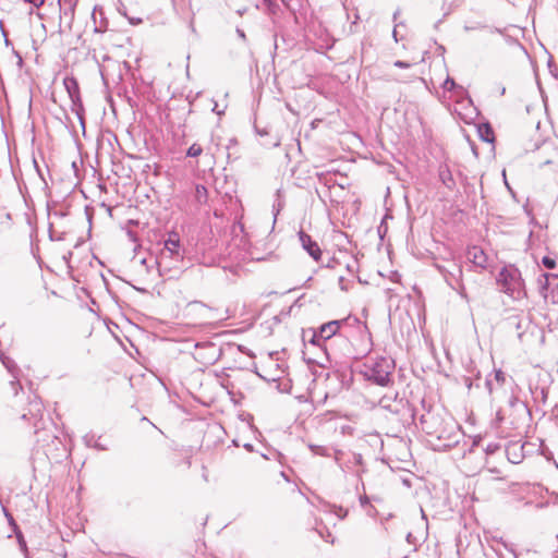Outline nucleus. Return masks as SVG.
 Listing matches in <instances>:
<instances>
[{
    "label": "nucleus",
    "mask_w": 558,
    "mask_h": 558,
    "mask_svg": "<svg viewBox=\"0 0 558 558\" xmlns=\"http://www.w3.org/2000/svg\"><path fill=\"white\" fill-rule=\"evenodd\" d=\"M361 374L364 378L380 387H388L393 383L392 374L396 362L391 357L378 356L372 363H364Z\"/></svg>",
    "instance_id": "obj_1"
},
{
    "label": "nucleus",
    "mask_w": 558,
    "mask_h": 558,
    "mask_svg": "<svg viewBox=\"0 0 558 558\" xmlns=\"http://www.w3.org/2000/svg\"><path fill=\"white\" fill-rule=\"evenodd\" d=\"M63 85H64L65 90L68 92L69 97L72 101V111L76 114L77 119L80 120V123H81L83 130H85V119H84L85 110H84L83 101H82L81 94H80L78 82L73 76H71V77L66 76L63 80Z\"/></svg>",
    "instance_id": "obj_2"
},
{
    "label": "nucleus",
    "mask_w": 558,
    "mask_h": 558,
    "mask_svg": "<svg viewBox=\"0 0 558 558\" xmlns=\"http://www.w3.org/2000/svg\"><path fill=\"white\" fill-rule=\"evenodd\" d=\"M437 269L442 275L445 281L451 289L458 291L461 296H465V288L462 282L463 272L461 265L456 263H451L450 267L445 265H437Z\"/></svg>",
    "instance_id": "obj_3"
},
{
    "label": "nucleus",
    "mask_w": 558,
    "mask_h": 558,
    "mask_svg": "<svg viewBox=\"0 0 558 558\" xmlns=\"http://www.w3.org/2000/svg\"><path fill=\"white\" fill-rule=\"evenodd\" d=\"M539 293L558 304V272H543L537 278Z\"/></svg>",
    "instance_id": "obj_4"
},
{
    "label": "nucleus",
    "mask_w": 558,
    "mask_h": 558,
    "mask_svg": "<svg viewBox=\"0 0 558 558\" xmlns=\"http://www.w3.org/2000/svg\"><path fill=\"white\" fill-rule=\"evenodd\" d=\"M444 423L445 420L439 414H434L430 412L422 414L420 417L422 430L429 436H435L439 440H441Z\"/></svg>",
    "instance_id": "obj_5"
},
{
    "label": "nucleus",
    "mask_w": 558,
    "mask_h": 558,
    "mask_svg": "<svg viewBox=\"0 0 558 558\" xmlns=\"http://www.w3.org/2000/svg\"><path fill=\"white\" fill-rule=\"evenodd\" d=\"M2 366L7 369L10 379H9V387L14 397L17 396L19 389H22L20 377H21V369L17 366V364L10 359L9 356L4 355L2 352V360H1Z\"/></svg>",
    "instance_id": "obj_6"
},
{
    "label": "nucleus",
    "mask_w": 558,
    "mask_h": 558,
    "mask_svg": "<svg viewBox=\"0 0 558 558\" xmlns=\"http://www.w3.org/2000/svg\"><path fill=\"white\" fill-rule=\"evenodd\" d=\"M2 513L5 517V519L8 521V525H9V533H8L7 537L11 538L14 535L21 551L24 554L25 558H28L27 543L25 541L24 534L22 533L20 526L15 522L13 515L3 506H2Z\"/></svg>",
    "instance_id": "obj_7"
},
{
    "label": "nucleus",
    "mask_w": 558,
    "mask_h": 558,
    "mask_svg": "<svg viewBox=\"0 0 558 558\" xmlns=\"http://www.w3.org/2000/svg\"><path fill=\"white\" fill-rule=\"evenodd\" d=\"M43 414H44V405L41 400L38 397H34V399L29 400L27 412H24L21 416L23 420H33V425L35 427V432H38L43 428Z\"/></svg>",
    "instance_id": "obj_8"
},
{
    "label": "nucleus",
    "mask_w": 558,
    "mask_h": 558,
    "mask_svg": "<svg viewBox=\"0 0 558 558\" xmlns=\"http://www.w3.org/2000/svg\"><path fill=\"white\" fill-rule=\"evenodd\" d=\"M298 236L303 250L315 260L319 262L322 257V250L318 243L312 239L304 230L298 232Z\"/></svg>",
    "instance_id": "obj_9"
},
{
    "label": "nucleus",
    "mask_w": 558,
    "mask_h": 558,
    "mask_svg": "<svg viewBox=\"0 0 558 558\" xmlns=\"http://www.w3.org/2000/svg\"><path fill=\"white\" fill-rule=\"evenodd\" d=\"M163 250L169 253V257L177 260L183 257L181 253V239L178 232L172 231L163 240Z\"/></svg>",
    "instance_id": "obj_10"
},
{
    "label": "nucleus",
    "mask_w": 558,
    "mask_h": 558,
    "mask_svg": "<svg viewBox=\"0 0 558 558\" xmlns=\"http://www.w3.org/2000/svg\"><path fill=\"white\" fill-rule=\"evenodd\" d=\"M526 444L521 441H511L506 447V456L509 462L519 464L525 457L524 448Z\"/></svg>",
    "instance_id": "obj_11"
},
{
    "label": "nucleus",
    "mask_w": 558,
    "mask_h": 558,
    "mask_svg": "<svg viewBox=\"0 0 558 558\" xmlns=\"http://www.w3.org/2000/svg\"><path fill=\"white\" fill-rule=\"evenodd\" d=\"M343 323L344 320H330L320 325L319 328L315 330L318 332L319 337L326 341L337 333Z\"/></svg>",
    "instance_id": "obj_12"
},
{
    "label": "nucleus",
    "mask_w": 558,
    "mask_h": 558,
    "mask_svg": "<svg viewBox=\"0 0 558 558\" xmlns=\"http://www.w3.org/2000/svg\"><path fill=\"white\" fill-rule=\"evenodd\" d=\"M468 259L477 267L486 268L487 256L483 248L478 246H472L466 253Z\"/></svg>",
    "instance_id": "obj_13"
},
{
    "label": "nucleus",
    "mask_w": 558,
    "mask_h": 558,
    "mask_svg": "<svg viewBox=\"0 0 558 558\" xmlns=\"http://www.w3.org/2000/svg\"><path fill=\"white\" fill-rule=\"evenodd\" d=\"M458 426L453 422H445L442 425V433H441V439L448 440V442L445 445L447 447H450L451 445H454L458 442Z\"/></svg>",
    "instance_id": "obj_14"
},
{
    "label": "nucleus",
    "mask_w": 558,
    "mask_h": 558,
    "mask_svg": "<svg viewBox=\"0 0 558 558\" xmlns=\"http://www.w3.org/2000/svg\"><path fill=\"white\" fill-rule=\"evenodd\" d=\"M439 180L450 191H453L457 186L452 171L447 163L440 165L438 171Z\"/></svg>",
    "instance_id": "obj_15"
},
{
    "label": "nucleus",
    "mask_w": 558,
    "mask_h": 558,
    "mask_svg": "<svg viewBox=\"0 0 558 558\" xmlns=\"http://www.w3.org/2000/svg\"><path fill=\"white\" fill-rule=\"evenodd\" d=\"M307 447L313 452V454L320 456V457H331V451H333L335 460L337 462L339 461V454H342L341 450L331 449V448H328V447H325V446L314 445V444H311V442L307 445Z\"/></svg>",
    "instance_id": "obj_16"
},
{
    "label": "nucleus",
    "mask_w": 558,
    "mask_h": 558,
    "mask_svg": "<svg viewBox=\"0 0 558 558\" xmlns=\"http://www.w3.org/2000/svg\"><path fill=\"white\" fill-rule=\"evenodd\" d=\"M477 133L480 138L485 143H494L495 134L489 123H482L477 126Z\"/></svg>",
    "instance_id": "obj_17"
},
{
    "label": "nucleus",
    "mask_w": 558,
    "mask_h": 558,
    "mask_svg": "<svg viewBox=\"0 0 558 558\" xmlns=\"http://www.w3.org/2000/svg\"><path fill=\"white\" fill-rule=\"evenodd\" d=\"M442 87L444 89L456 93L457 95H465L469 101H472L471 97L468 95V92L461 85L457 84L456 81L450 76L446 78Z\"/></svg>",
    "instance_id": "obj_18"
},
{
    "label": "nucleus",
    "mask_w": 558,
    "mask_h": 558,
    "mask_svg": "<svg viewBox=\"0 0 558 558\" xmlns=\"http://www.w3.org/2000/svg\"><path fill=\"white\" fill-rule=\"evenodd\" d=\"M83 440H84V444L89 447V448H94V449H97L99 451H105V450H108V447L104 444L100 442V437H97L95 434L93 433H89V434H86L84 437H83Z\"/></svg>",
    "instance_id": "obj_19"
},
{
    "label": "nucleus",
    "mask_w": 558,
    "mask_h": 558,
    "mask_svg": "<svg viewBox=\"0 0 558 558\" xmlns=\"http://www.w3.org/2000/svg\"><path fill=\"white\" fill-rule=\"evenodd\" d=\"M78 0H59L60 11L64 16L73 19Z\"/></svg>",
    "instance_id": "obj_20"
},
{
    "label": "nucleus",
    "mask_w": 558,
    "mask_h": 558,
    "mask_svg": "<svg viewBox=\"0 0 558 558\" xmlns=\"http://www.w3.org/2000/svg\"><path fill=\"white\" fill-rule=\"evenodd\" d=\"M542 266L546 268L547 272H558V256L557 255H546L542 258Z\"/></svg>",
    "instance_id": "obj_21"
},
{
    "label": "nucleus",
    "mask_w": 558,
    "mask_h": 558,
    "mask_svg": "<svg viewBox=\"0 0 558 558\" xmlns=\"http://www.w3.org/2000/svg\"><path fill=\"white\" fill-rule=\"evenodd\" d=\"M96 14H97V8L94 9V12H93V15H92V17L94 20V23H95V32L96 33H104L108 28V20L104 16V12H102L101 9L99 10V14H100L99 22H97V20H96Z\"/></svg>",
    "instance_id": "obj_22"
},
{
    "label": "nucleus",
    "mask_w": 558,
    "mask_h": 558,
    "mask_svg": "<svg viewBox=\"0 0 558 558\" xmlns=\"http://www.w3.org/2000/svg\"><path fill=\"white\" fill-rule=\"evenodd\" d=\"M308 343L314 347H317L326 355V359H328L325 341L319 337L318 332L315 329L312 330V337L308 340Z\"/></svg>",
    "instance_id": "obj_23"
},
{
    "label": "nucleus",
    "mask_w": 558,
    "mask_h": 558,
    "mask_svg": "<svg viewBox=\"0 0 558 558\" xmlns=\"http://www.w3.org/2000/svg\"><path fill=\"white\" fill-rule=\"evenodd\" d=\"M1 34H2V37H3V41H4V45L5 47H11L12 49V53L16 57L17 61H16V64L21 68L23 65V58L22 56L20 54L19 51H16L13 46H12V43L11 40L8 38V35H7V32L4 29V27L2 26V31H1Z\"/></svg>",
    "instance_id": "obj_24"
},
{
    "label": "nucleus",
    "mask_w": 558,
    "mask_h": 558,
    "mask_svg": "<svg viewBox=\"0 0 558 558\" xmlns=\"http://www.w3.org/2000/svg\"><path fill=\"white\" fill-rule=\"evenodd\" d=\"M277 199L276 202L274 203L272 205V214H274V223H276V220H277V217L280 213V210L283 208L284 206V203L283 201L281 199V194H280V191L278 190L277 193Z\"/></svg>",
    "instance_id": "obj_25"
},
{
    "label": "nucleus",
    "mask_w": 558,
    "mask_h": 558,
    "mask_svg": "<svg viewBox=\"0 0 558 558\" xmlns=\"http://www.w3.org/2000/svg\"><path fill=\"white\" fill-rule=\"evenodd\" d=\"M203 153V148L201 145L194 143L192 144L187 150H186V157H191V158H196L198 156H201V154Z\"/></svg>",
    "instance_id": "obj_26"
},
{
    "label": "nucleus",
    "mask_w": 558,
    "mask_h": 558,
    "mask_svg": "<svg viewBox=\"0 0 558 558\" xmlns=\"http://www.w3.org/2000/svg\"><path fill=\"white\" fill-rule=\"evenodd\" d=\"M493 380H495L497 383V385L502 386L506 380L505 373L501 369H495Z\"/></svg>",
    "instance_id": "obj_27"
},
{
    "label": "nucleus",
    "mask_w": 558,
    "mask_h": 558,
    "mask_svg": "<svg viewBox=\"0 0 558 558\" xmlns=\"http://www.w3.org/2000/svg\"><path fill=\"white\" fill-rule=\"evenodd\" d=\"M390 401L391 399L388 398L387 396L383 397L380 400H379V405L383 408V409H386V410H389L391 412H398V410H393L391 409V404H390Z\"/></svg>",
    "instance_id": "obj_28"
},
{
    "label": "nucleus",
    "mask_w": 558,
    "mask_h": 558,
    "mask_svg": "<svg viewBox=\"0 0 558 558\" xmlns=\"http://www.w3.org/2000/svg\"><path fill=\"white\" fill-rule=\"evenodd\" d=\"M501 448V446L498 444V442H489L486 448H485V452L487 454H494L495 452H497L499 449Z\"/></svg>",
    "instance_id": "obj_29"
},
{
    "label": "nucleus",
    "mask_w": 558,
    "mask_h": 558,
    "mask_svg": "<svg viewBox=\"0 0 558 558\" xmlns=\"http://www.w3.org/2000/svg\"><path fill=\"white\" fill-rule=\"evenodd\" d=\"M186 308L187 310H194V308L205 310V308H207V305L201 301H192V302L187 303Z\"/></svg>",
    "instance_id": "obj_30"
},
{
    "label": "nucleus",
    "mask_w": 558,
    "mask_h": 558,
    "mask_svg": "<svg viewBox=\"0 0 558 558\" xmlns=\"http://www.w3.org/2000/svg\"><path fill=\"white\" fill-rule=\"evenodd\" d=\"M400 26L404 27V24L403 23L396 24L395 27H393V31H392V37H393L396 43H398L399 40H401L403 38V36H399L398 28Z\"/></svg>",
    "instance_id": "obj_31"
},
{
    "label": "nucleus",
    "mask_w": 558,
    "mask_h": 558,
    "mask_svg": "<svg viewBox=\"0 0 558 558\" xmlns=\"http://www.w3.org/2000/svg\"><path fill=\"white\" fill-rule=\"evenodd\" d=\"M508 324L510 326H513L518 330L521 329V320H520V318L518 316L510 317L508 319Z\"/></svg>",
    "instance_id": "obj_32"
},
{
    "label": "nucleus",
    "mask_w": 558,
    "mask_h": 558,
    "mask_svg": "<svg viewBox=\"0 0 558 558\" xmlns=\"http://www.w3.org/2000/svg\"><path fill=\"white\" fill-rule=\"evenodd\" d=\"M279 144H280L279 138H274L270 141L267 140V141L262 142V145L267 148L277 147V146H279Z\"/></svg>",
    "instance_id": "obj_33"
},
{
    "label": "nucleus",
    "mask_w": 558,
    "mask_h": 558,
    "mask_svg": "<svg viewBox=\"0 0 558 558\" xmlns=\"http://www.w3.org/2000/svg\"><path fill=\"white\" fill-rule=\"evenodd\" d=\"M266 9L269 14H276L279 10V4L274 0Z\"/></svg>",
    "instance_id": "obj_34"
},
{
    "label": "nucleus",
    "mask_w": 558,
    "mask_h": 558,
    "mask_svg": "<svg viewBox=\"0 0 558 558\" xmlns=\"http://www.w3.org/2000/svg\"><path fill=\"white\" fill-rule=\"evenodd\" d=\"M405 539L410 545H414L415 547L418 545V539L411 532L407 534Z\"/></svg>",
    "instance_id": "obj_35"
},
{
    "label": "nucleus",
    "mask_w": 558,
    "mask_h": 558,
    "mask_svg": "<svg viewBox=\"0 0 558 558\" xmlns=\"http://www.w3.org/2000/svg\"><path fill=\"white\" fill-rule=\"evenodd\" d=\"M485 387L488 390V393L492 395L493 390H494V380H493V378H490V376H488L485 379Z\"/></svg>",
    "instance_id": "obj_36"
},
{
    "label": "nucleus",
    "mask_w": 558,
    "mask_h": 558,
    "mask_svg": "<svg viewBox=\"0 0 558 558\" xmlns=\"http://www.w3.org/2000/svg\"><path fill=\"white\" fill-rule=\"evenodd\" d=\"M254 129H255L256 134L259 135L260 137H266L269 135V132L266 128L260 129L257 125H255Z\"/></svg>",
    "instance_id": "obj_37"
},
{
    "label": "nucleus",
    "mask_w": 558,
    "mask_h": 558,
    "mask_svg": "<svg viewBox=\"0 0 558 558\" xmlns=\"http://www.w3.org/2000/svg\"><path fill=\"white\" fill-rule=\"evenodd\" d=\"M393 65L400 69H409L412 64L407 61L397 60L395 61Z\"/></svg>",
    "instance_id": "obj_38"
},
{
    "label": "nucleus",
    "mask_w": 558,
    "mask_h": 558,
    "mask_svg": "<svg viewBox=\"0 0 558 558\" xmlns=\"http://www.w3.org/2000/svg\"><path fill=\"white\" fill-rule=\"evenodd\" d=\"M352 458H353L354 464L360 465V466L363 465V457L361 453H353Z\"/></svg>",
    "instance_id": "obj_39"
},
{
    "label": "nucleus",
    "mask_w": 558,
    "mask_h": 558,
    "mask_svg": "<svg viewBox=\"0 0 558 558\" xmlns=\"http://www.w3.org/2000/svg\"><path fill=\"white\" fill-rule=\"evenodd\" d=\"M24 2L32 4L35 8H40L44 5L45 0H24Z\"/></svg>",
    "instance_id": "obj_40"
},
{
    "label": "nucleus",
    "mask_w": 558,
    "mask_h": 558,
    "mask_svg": "<svg viewBox=\"0 0 558 558\" xmlns=\"http://www.w3.org/2000/svg\"><path fill=\"white\" fill-rule=\"evenodd\" d=\"M360 504H361V506H362L363 508H365L366 506H368V505H369V498H368L366 495L361 496V497H360Z\"/></svg>",
    "instance_id": "obj_41"
},
{
    "label": "nucleus",
    "mask_w": 558,
    "mask_h": 558,
    "mask_svg": "<svg viewBox=\"0 0 558 558\" xmlns=\"http://www.w3.org/2000/svg\"><path fill=\"white\" fill-rule=\"evenodd\" d=\"M131 25H140L143 20L141 17H128Z\"/></svg>",
    "instance_id": "obj_42"
},
{
    "label": "nucleus",
    "mask_w": 558,
    "mask_h": 558,
    "mask_svg": "<svg viewBox=\"0 0 558 558\" xmlns=\"http://www.w3.org/2000/svg\"><path fill=\"white\" fill-rule=\"evenodd\" d=\"M547 396H548V391H547V389L542 388V389H541V398H542V402H543V403H545V402H546V400H547Z\"/></svg>",
    "instance_id": "obj_43"
},
{
    "label": "nucleus",
    "mask_w": 558,
    "mask_h": 558,
    "mask_svg": "<svg viewBox=\"0 0 558 558\" xmlns=\"http://www.w3.org/2000/svg\"><path fill=\"white\" fill-rule=\"evenodd\" d=\"M236 34H238V36H239L240 38H242L243 40H245V39H246V35H245V33H244V31H243V29H241V28H236Z\"/></svg>",
    "instance_id": "obj_44"
},
{
    "label": "nucleus",
    "mask_w": 558,
    "mask_h": 558,
    "mask_svg": "<svg viewBox=\"0 0 558 558\" xmlns=\"http://www.w3.org/2000/svg\"><path fill=\"white\" fill-rule=\"evenodd\" d=\"M243 448L246 449L248 452L254 451V446L250 442L244 444Z\"/></svg>",
    "instance_id": "obj_45"
},
{
    "label": "nucleus",
    "mask_w": 558,
    "mask_h": 558,
    "mask_svg": "<svg viewBox=\"0 0 558 558\" xmlns=\"http://www.w3.org/2000/svg\"><path fill=\"white\" fill-rule=\"evenodd\" d=\"M355 266H356V262H354L352 265H350V264H349V265H347V269H348V271L353 272V271H354V269H355Z\"/></svg>",
    "instance_id": "obj_46"
},
{
    "label": "nucleus",
    "mask_w": 558,
    "mask_h": 558,
    "mask_svg": "<svg viewBox=\"0 0 558 558\" xmlns=\"http://www.w3.org/2000/svg\"><path fill=\"white\" fill-rule=\"evenodd\" d=\"M477 28H478L477 26H469V25L464 26V31L465 32L474 31V29H477Z\"/></svg>",
    "instance_id": "obj_47"
},
{
    "label": "nucleus",
    "mask_w": 558,
    "mask_h": 558,
    "mask_svg": "<svg viewBox=\"0 0 558 558\" xmlns=\"http://www.w3.org/2000/svg\"><path fill=\"white\" fill-rule=\"evenodd\" d=\"M213 111H214V112H216L217 114H221V113H223V111H219V110H218V105H217V102H215V104H214Z\"/></svg>",
    "instance_id": "obj_48"
},
{
    "label": "nucleus",
    "mask_w": 558,
    "mask_h": 558,
    "mask_svg": "<svg viewBox=\"0 0 558 558\" xmlns=\"http://www.w3.org/2000/svg\"><path fill=\"white\" fill-rule=\"evenodd\" d=\"M304 360H305V362H306L308 365H311V364H315V363H316V361H315V360H313V359H305V357H304Z\"/></svg>",
    "instance_id": "obj_49"
},
{
    "label": "nucleus",
    "mask_w": 558,
    "mask_h": 558,
    "mask_svg": "<svg viewBox=\"0 0 558 558\" xmlns=\"http://www.w3.org/2000/svg\"><path fill=\"white\" fill-rule=\"evenodd\" d=\"M49 238H50V240H52V241L54 240V234H53V231H52V228H51V227H50V229H49Z\"/></svg>",
    "instance_id": "obj_50"
},
{
    "label": "nucleus",
    "mask_w": 558,
    "mask_h": 558,
    "mask_svg": "<svg viewBox=\"0 0 558 558\" xmlns=\"http://www.w3.org/2000/svg\"><path fill=\"white\" fill-rule=\"evenodd\" d=\"M264 5L267 8L274 0H262Z\"/></svg>",
    "instance_id": "obj_51"
},
{
    "label": "nucleus",
    "mask_w": 558,
    "mask_h": 558,
    "mask_svg": "<svg viewBox=\"0 0 558 558\" xmlns=\"http://www.w3.org/2000/svg\"><path fill=\"white\" fill-rule=\"evenodd\" d=\"M129 235H130L132 241H136L135 234L133 232L130 231Z\"/></svg>",
    "instance_id": "obj_52"
},
{
    "label": "nucleus",
    "mask_w": 558,
    "mask_h": 558,
    "mask_svg": "<svg viewBox=\"0 0 558 558\" xmlns=\"http://www.w3.org/2000/svg\"><path fill=\"white\" fill-rule=\"evenodd\" d=\"M343 280H344V279H343V277H340V278H339V282H340V284H343ZM340 287H341V289H342V290H345V288H344L343 286H340Z\"/></svg>",
    "instance_id": "obj_53"
},
{
    "label": "nucleus",
    "mask_w": 558,
    "mask_h": 558,
    "mask_svg": "<svg viewBox=\"0 0 558 558\" xmlns=\"http://www.w3.org/2000/svg\"><path fill=\"white\" fill-rule=\"evenodd\" d=\"M499 93H500V95H501V96H504V95H505V93H506V88H505V87H501V88L499 89Z\"/></svg>",
    "instance_id": "obj_54"
},
{
    "label": "nucleus",
    "mask_w": 558,
    "mask_h": 558,
    "mask_svg": "<svg viewBox=\"0 0 558 558\" xmlns=\"http://www.w3.org/2000/svg\"><path fill=\"white\" fill-rule=\"evenodd\" d=\"M517 401H518V399L515 397H512L511 400H510V403L514 404V402H517Z\"/></svg>",
    "instance_id": "obj_55"
},
{
    "label": "nucleus",
    "mask_w": 558,
    "mask_h": 558,
    "mask_svg": "<svg viewBox=\"0 0 558 558\" xmlns=\"http://www.w3.org/2000/svg\"><path fill=\"white\" fill-rule=\"evenodd\" d=\"M333 47V41L331 44L326 45V49H331Z\"/></svg>",
    "instance_id": "obj_56"
},
{
    "label": "nucleus",
    "mask_w": 558,
    "mask_h": 558,
    "mask_svg": "<svg viewBox=\"0 0 558 558\" xmlns=\"http://www.w3.org/2000/svg\"><path fill=\"white\" fill-rule=\"evenodd\" d=\"M492 33H501L499 28L490 29Z\"/></svg>",
    "instance_id": "obj_57"
},
{
    "label": "nucleus",
    "mask_w": 558,
    "mask_h": 558,
    "mask_svg": "<svg viewBox=\"0 0 558 558\" xmlns=\"http://www.w3.org/2000/svg\"><path fill=\"white\" fill-rule=\"evenodd\" d=\"M398 14H399V11H397V12H395V13H393V21H396V20H397Z\"/></svg>",
    "instance_id": "obj_58"
},
{
    "label": "nucleus",
    "mask_w": 558,
    "mask_h": 558,
    "mask_svg": "<svg viewBox=\"0 0 558 558\" xmlns=\"http://www.w3.org/2000/svg\"><path fill=\"white\" fill-rule=\"evenodd\" d=\"M381 228H383V225H380V226L378 227V232H379V233H384V230H381Z\"/></svg>",
    "instance_id": "obj_59"
},
{
    "label": "nucleus",
    "mask_w": 558,
    "mask_h": 558,
    "mask_svg": "<svg viewBox=\"0 0 558 558\" xmlns=\"http://www.w3.org/2000/svg\"><path fill=\"white\" fill-rule=\"evenodd\" d=\"M381 228H383V225H380V226L378 227V232H379V233H384V230H381Z\"/></svg>",
    "instance_id": "obj_60"
},
{
    "label": "nucleus",
    "mask_w": 558,
    "mask_h": 558,
    "mask_svg": "<svg viewBox=\"0 0 558 558\" xmlns=\"http://www.w3.org/2000/svg\"><path fill=\"white\" fill-rule=\"evenodd\" d=\"M54 240L60 241V240H63V238L61 235H57V238H54Z\"/></svg>",
    "instance_id": "obj_61"
},
{
    "label": "nucleus",
    "mask_w": 558,
    "mask_h": 558,
    "mask_svg": "<svg viewBox=\"0 0 558 558\" xmlns=\"http://www.w3.org/2000/svg\"><path fill=\"white\" fill-rule=\"evenodd\" d=\"M332 265H333V262H330V263H328L326 266H327V267H332Z\"/></svg>",
    "instance_id": "obj_62"
},
{
    "label": "nucleus",
    "mask_w": 558,
    "mask_h": 558,
    "mask_svg": "<svg viewBox=\"0 0 558 558\" xmlns=\"http://www.w3.org/2000/svg\"><path fill=\"white\" fill-rule=\"evenodd\" d=\"M332 265H333V262H330V263H328L326 266H327V267H332Z\"/></svg>",
    "instance_id": "obj_63"
},
{
    "label": "nucleus",
    "mask_w": 558,
    "mask_h": 558,
    "mask_svg": "<svg viewBox=\"0 0 558 558\" xmlns=\"http://www.w3.org/2000/svg\"><path fill=\"white\" fill-rule=\"evenodd\" d=\"M439 51H445L444 46H440V47H439Z\"/></svg>",
    "instance_id": "obj_64"
}]
</instances>
